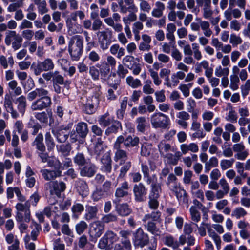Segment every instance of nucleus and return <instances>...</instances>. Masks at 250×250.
<instances>
[{"instance_id":"obj_1","label":"nucleus","mask_w":250,"mask_h":250,"mask_svg":"<svg viewBox=\"0 0 250 250\" xmlns=\"http://www.w3.org/2000/svg\"><path fill=\"white\" fill-rule=\"evenodd\" d=\"M116 60L112 56H107L106 60H101L99 62L89 67V74L93 80H98L100 76L104 80L109 77L110 68H115Z\"/></svg>"},{"instance_id":"obj_2","label":"nucleus","mask_w":250,"mask_h":250,"mask_svg":"<svg viewBox=\"0 0 250 250\" xmlns=\"http://www.w3.org/2000/svg\"><path fill=\"white\" fill-rule=\"evenodd\" d=\"M48 94V91L43 88H36L29 92L27 95L28 100L32 101L37 97H39L32 103L31 106L32 110H42L50 107L52 104V101Z\"/></svg>"},{"instance_id":"obj_3","label":"nucleus","mask_w":250,"mask_h":250,"mask_svg":"<svg viewBox=\"0 0 250 250\" xmlns=\"http://www.w3.org/2000/svg\"><path fill=\"white\" fill-rule=\"evenodd\" d=\"M83 37L80 35L73 36L68 42V50L73 61H78L83 52Z\"/></svg>"},{"instance_id":"obj_4","label":"nucleus","mask_w":250,"mask_h":250,"mask_svg":"<svg viewBox=\"0 0 250 250\" xmlns=\"http://www.w3.org/2000/svg\"><path fill=\"white\" fill-rule=\"evenodd\" d=\"M152 126L155 128L166 129L170 125V120L169 117L161 112H156L151 117Z\"/></svg>"},{"instance_id":"obj_5","label":"nucleus","mask_w":250,"mask_h":250,"mask_svg":"<svg viewBox=\"0 0 250 250\" xmlns=\"http://www.w3.org/2000/svg\"><path fill=\"white\" fill-rule=\"evenodd\" d=\"M15 208L17 210L16 214L17 222H29L30 221L31 212L28 202H26L24 204L18 203Z\"/></svg>"},{"instance_id":"obj_6","label":"nucleus","mask_w":250,"mask_h":250,"mask_svg":"<svg viewBox=\"0 0 250 250\" xmlns=\"http://www.w3.org/2000/svg\"><path fill=\"white\" fill-rule=\"evenodd\" d=\"M22 37L14 30H9L6 33L5 43L7 46L11 45L14 51L19 49L22 45Z\"/></svg>"},{"instance_id":"obj_7","label":"nucleus","mask_w":250,"mask_h":250,"mask_svg":"<svg viewBox=\"0 0 250 250\" xmlns=\"http://www.w3.org/2000/svg\"><path fill=\"white\" fill-rule=\"evenodd\" d=\"M75 127L77 134H71L70 139L71 142L72 143L76 141L80 142V139L84 138L88 134V129L87 124L85 122H81L76 125Z\"/></svg>"},{"instance_id":"obj_8","label":"nucleus","mask_w":250,"mask_h":250,"mask_svg":"<svg viewBox=\"0 0 250 250\" xmlns=\"http://www.w3.org/2000/svg\"><path fill=\"white\" fill-rule=\"evenodd\" d=\"M149 241V238L147 233L144 232L140 227L137 229L134 233L133 243L135 247L143 248L146 246Z\"/></svg>"},{"instance_id":"obj_9","label":"nucleus","mask_w":250,"mask_h":250,"mask_svg":"<svg viewBox=\"0 0 250 250\" xmlns=\"http://www.w3.org/2000/svg\"><path fill=\"white\" fill-rule=\"evenodd\" d=\"M55 67L53 60L50 58H46L43 61L39 62L34 68V74L40 75L42 71H52Z\"/></svg>"},{"instance_id":"obj_10","label":"nucleus","mask_w":250,"mask_h":250,"mask_svg":"<svg viewBox=\"0 0 250 250\" xmlns=\"http://www.w3.org/2000/svg\"><path fill=\"white\" fill-rule=\"evenodd\" d=\"M128 183L126 181L122 183L120 186L117 188L115 192V198L113 200V203L118 204L124 197H127L129 195Z\"/></svg>"},{"instance_id":"obj_11","label":"nucleus","mask_w":250,"mask_h":250,"mask_svg":"<svg viewBox=\"0 0 250 250\" xmlns=\"http://www.w3.org/2000/svg\"><path fill=\"white\" fill-rule=\"evenodd\" d=\"M104 229V225L99 221H95L90 225L89 235L91 238L97 239L103 233Z\"/></svg>"},{"instance_id":"obj_12","label":"nucleus","mask_w":250,"mask_h":250,"mask_svg":"<svg viewBox=\"0 0 250 250\" xmlns=\"http://www.w3.org/2000/svg\"><path fill=\"white\" fill-rule=\"evenodd\" d=\"M147 191V189L142 183H140L135 185L133 188L135 200L139 202L144 201L146 198Z\"/></svg>"},{"instance_id":"obj_13","label":"nucleus","mask_w":250,"mask_h":250,"mask_svg":"<svg viewBox=\"0 0 250 250\" xmlns=\"http://www.w3.org/2000/svg\"><path fill=\"white\" fill-rule=\"evenodd\" d=\"M175 123L181 128L185 129L188 126L187 122L190 119V115L185 111H180L176 114Z\"/></svg>"},{"instance_id":"obj_14","label":"nucleus","mask_w":250,"mask_h":250,"mask_svg":"<svg viewBox=\"0 0 250 250\" xmlns=\"http://www.w3.org/2000/svg\"><path fill=\"white\" fill-rule=\"evenodd\" d=\"M49 184L51 185V194H55L58 197L60 196L61 192H63L66 188L65 184L62 181H55Z\"/></svg>"},{"instance_id":"obj_15","label":"nucleus","mask_w":250,"mask_h":250,"mask_svg":"<svg viewBox=\"0 0 250 250\" xmlns=\"http://www.w3.org/2000/svg\"><path fill=\"white\" fill-rule=\"evenodd\" d=\"M100 100L96 98L89 97L83 107L84 112L88 114H92L95 112L96 107L99 104Z\"/></svg>"},{"instance_id":"obj_16","label":"nucleus","mask_w":250,"mask_h":250,"mask_svg":"<svg viewBox=\"0 0 250 250\" xmlns=\"http://www.w3.org/2000/svg\"><path fill=\"white\" fill-rule=\"evenodd\" d=\"M112 31L107 32L104 31L100 32L98 38V41L100 48L103 50H106L111 43V41L108 39V35H111Z\"/></svg>"},{"instance_id":"obj_17","label":"nucleus","mask_w":250,"mask_h":250,"mask_svg":"<svg viewBox=\"0 0 250 250\" xmlns=\"http://www.w3.org/2000/svg\"><path fill=\"white\" fill-rule=\"evenodd\" d=\"M101 162V170L107 174L110 173L112 170V160L109 154L105 153L102 157Z\"/></svg>"},{"instance_id":"obj_18","label":"nucleus","mask_w":250,"mask_h":250,"mask_svg":"<svg viewBox=\"0 0 250 250\" xmlns=\"http://www.w3.org/2000/svg\"><path fill=\"white\" fill-rule=\"evenodd\" d=\"M81 170V175L83 176L91 177L94 175L96 171V166L92 164L89 160Z\"/></svg>"},{"instance_id":"obj_19","label":"nucleus","mask_w":250,"mask_h":250,"mask_svg":"<svg viewBox=\"0 0 250 250\" xmlns=\"http://www.w3.org/2000/svg\"><path fill=\"white\" fill-rule=\"evenodd\" d=\"M75 187L79 195L83 198L86 197L89 194V189L86 183L81 180L76 181L75 182Z\"/></svg>"},{"instance_id":"obj_20","label":"nucleus","mask_w":250,"mask_h":250,"mask_svg":"<svg viewBox=\"0 0 250 250\" xmlns=\"http://www.w3.org/2000/svg\"><path fill=\"white\" fill-rule=\"evenodd\" d=\"M40 172L43 178L46 181H50L60 176L62 174L60 170H49L47 169H41Z\"/></svg>"},{"instance_id":"obj_21","label":"nucleus","mask_w":250,"mask_h":250,"mask_svg":"<svg viewBox=\"0 0 250 250\" xmlns=\"http://www.w3.org/2000/svg\"><path fill=\"white\" fill-rule=\"evenodd\" d=\"M180 147L181 155H186L189 151L192 153H196L199 150L198 145L194 143H191L189 144H182L180 145Z\"/></svg>"},{"instance_id":"obj_22","label":"nucleus","mask_w":250,"mask_h":250,"mask_svg":"<svg viewBox=\"0 0 250 250\" xmlns=\"http://www.w3.org/2000/svg\"><path fill=\"white\" fill-rule=\"evenodd\" d=\"M52 83L63 84L64 87L68 88L69 87L71 82L69 80H65L64 77L60 74V72L56 70L54 71Z\"/></svg>"},{"instance_id":"obj_23","label":"nucleus","mask_w":250,"mask_h":250,"mask_svg":"<svg viewBox=\"0 0 250 250\" xmlns=\"http://www.w3.org/2000/svg\"><path fill=\"white\" fill-rule=\"evenodd\" d=\"M145 229L147 231L154 235H159L160 233L159 229L156 226L155 222L148 220V221H143Z\"/></svg>"},{"instance_id":"obj_24","label":"nucleus","mask_w":250,"mask_h":250,"mask_svg":"<svg viewBox=\"0 0 250 250\" xmlns=\"http://www.w3.org/2000/svg\"><path fill=\"white\" fill-rule=\"evenodd\" d=\"M174 193L179 204H184L188 206V196L185 189L181 188Z\"/></svg>"},{"instance_id":"obj_25","label":"nucleus","mask_w":250,"mask_h":250,"mask_svg":"<svg viewBox=\"0 0 250 250\" xmlns=\"http://www.w3.org/2000/svg\"><path fill=\"white\" fill-rule=\"evenodd\" d=\"M43 136L42 133H39L32 143V146H35L36 152L45 151V146L43 142Z\"/></svg>"},{"instance_id":"obj_26","label":"nucleus","mask_w":250,"mask_h":250,"mask_svg":"<svg viewBox=\"0 0 250 250\" xmlns=\"http://www.w3.org/2000/svg\"><path fill=\"white\" fill-rule=\"evenodd\" d=\"M98 208L96 206H86L85 213L84 218L86 221H90L96 217Z\"/></svg>"},{"instance_id":"obj_27","label":"nucleus","mask_w":250,"mask_h":250,"mask_svg":"<svg viewBox=\"0 0 250 250\" xmlns=\"http://www.w3.org/2000/svg\"><path fill=\"white\" fill-rule=\"evenodd\" d=\"M114 120V118L110 115L108 112H106L99 117L98 121L102 127H106L109 126Z\"/></svg>"},{"instance_id":"obj_28","label":"nucleus","mask_w":250,"mask_h":250,"mask_svg":"<svg viewBox=\"0 0 250 250\" xmlns=\"http://www.w3.org/2000/svg\"><path fill=\"white\" fill-rule=\"evenodd\" d=\"M114 156L113 158L114 161L115 162L122 164L125 162L127 159V153L126 151L122 149H114Z\"/></svg>"},{"instance_id":"obj_29","label":"nucleus","mask_w":250,"mask_h":250,"mask_svg":"<svg viewBox=\"0 0 250 250\" xmlns=\"http://www.w3.org/2000/svg\"><path fill=\"white\" fill-rule=\"evenodd\" d=\"M139 142L138 137L128 135L125 139V146L126 148L138 147Z\"/></svg>"},{"instance_id":"obj_30","label":"nucleus","mask_w":250,"mask_h":250,"mask_svg":"<svg viewBox=\"0 0 250 250\" xmlns=\"http://www.w3.org/2000/svg\"><path fill=\"white\" fill-rule=\"evenodd\" d=\"M84 210V206L79 203L74 202L71 207L72 217L78 219Z\"/></svg>"},{"instance_id":"obj_31","label":"nucleus","mask_w":250,"mask_h":250,"mask_svg":"<svg viewBox=\"0 0 250 250\" xmlns=\"http://www.w3.org/2000/svg\"><path fill=\"white\" fill-rule=\"evenodd\" d=\"M181 156V153L180 151H177L174 154L167 153L163 157L166 158L167 164L172 165H176L178 164L180 157Z\"/></svg>"},{"instance_id":"obj_32","label":"nucleus","mask_w":250,"mask_h":250,"mask_svg":"<svg viewBox=\"0 0 250 250\" xmlns=\"http://www.w3.org/2000/svg\"><path fill=\"white\" fill-rule=\"evenodd\" d=\"M233 7H229L224 12L226 19L230 21L232 19V15L235 18H239L241 16V12L238 9H232Z\"/></svg>"},{"instance_id":"obj_33","label":"nucleus","mask_w":250,"mask_h":250,"mask_svg":"<svg viewBox=\"0 0 250 250\" xmlns=\"http://www.w3.org/2000/svg\"><path fill=\"white\" fill-rule=\"evenodd\" d=\"M5 240L8 244H13L8 247V250H18L19 247V241L16 238L14 239V236L12 233L7 234L5 237Z\"/></svg>"},{"instance_id":"obj_34","label":"nucleus","mask_w":250,"mask_h":250,"mask_svg":"<svg viewBox=\"0 0 250 250\" xmlns=\"http://www.w3.org/2000/svg\"><path fill=\"white\" fill-rule=\"evenodd\" d=\"M154 8L151 12V15L155 18H160L163 14V11L165 10V6L164 3L160 1H157Z\"/></svg>"},{"instance_id":"obj_35","label":"nucleus","mask_w":250,"mask_h":250,"mask_svg":"<svg viewBox=\"0 0 250 250\" xmlns=\"http://www.w3.org/2000/svg\"><path fill=\"white\" fill-rule=\"evenodd\" d=\"M125 49L123 47H120L119 44H114L110 48V52L113 55H116V57L121 59L125 54Z\"/></svg>"},{"instance_id":"obj_36","label":"nucleus","mask_w":250,"mask_h":250,"mask_svg":"<svg viewBox=\"0 0 250 250\" xmlns=\"http://www.w3.org/2000/svg\"><path fill=\"white\" fill-rule=\"evenodd\" d=\"M30 227L32 229L31 232V238L32 240L35 241L41 230V226L33 220L31 221Z\"/></svg>"},{"instance_id":"obj_37","label":"nucleus","mask_w":250,"mask_h":250,"mask_svg":"<svg viewBox=\"0 0 250 250\" xmlns=\"http://www.w3.org/2000/svg\"><path fill=\"white\" fill-rule=\"evenodd\" d=\"M161 216V212L159 210L152 211L151 213L146 214L142 219V221L151 220L154 222H159Z\"/></svg>"},{"instance_id":"obj_38","label":"nucleus","mask_w":250,"mask_h":250,"mask_svg":"<svg viewBox=\"0 0 250 250\" xmlns=\"http://www.w3.org/2000/svg\"><path fill=\"white\" fill-rule=\"evenodd\" d=\"M46 114L45 112L37 113L35 114V117L39 120L41 123L47 124L48 122V117L50 120L52 118V112L51 111L48 112Z\"/></svg>"},{"instance_id":"obj_39","label":"nucleus","mask_w":250,"mask_h":250,"mask_svg":"<svg viewBox=\"0 0 250 250\" xmlns=\"http://www.w3.org/2000/svg\"><path fill=\"white\" fill-rule=\"evenodd\" d=\"M121 127V123L119 121L114 120L111 124V125L105 130V134L106 135H109L112 133H116Z\"/></svg>"},{"instance_id":"obj_40","label":"nucleus","mask_w":250,"mask_h":250,"mask_svg":"<svg viewBox=\"0 0 250 250\" xmlns=\"http://www.w3.org/2000/svg\"><path fill=\"white\" fill-rule=\"evenodd\" d=\"M16 103L17 104V108L19 111L23 114L25 112L26 107V101L25 96L22 95L16 99Z\"/></svg>"},{"instance_id":"obj_41","label":"nucleus","mask_w":250,"mask_h":250,"mask_svg":"<svg viewBox=\"0 0 250 250\" xmlns=\"http://www.w3.org/2000/svg\"><path fill=\"white\" fill-rule=\"evenodd\" d=\"M158 148L160 154L164 156L171 150V146L164 141H161L158 145Z\"/></svg>"},{"instance_id":"obj_42","label":"nucleus","mask_w":250,"mask_h":250,"mask_svg":"<svg viewBox=\"0 0 250 250\" xmlns=\"http://www.w3.org/2000/svg\"><path fill=\"white\" fill-rule=\"evenodd\" d=\"M104 22L109 26H111L117 32H122L123 30V26L122 24L119 22H116L113 21L111 17H108L104 19Z\"/></svg>"},{"instance_id":"obj_43","label":"nucleus","mask_w":250,"mask_h":250,"mask_svg":"<svg viewBox=\"0 0 250 250\" xmlns=\"http://www.w3.org/2000/svg\"><path fill=\"white\" fill-rule=\"evenodd\" d=\"M8 63L11 67H12L14 64V61L12 56L7 59L4 56H0V64L4 68L7 69L8 67Z\"/></svg>"},{"instance_id":"obj_44","label":"nucleus","mask_w":250,"mask_h":250,"mask_svg":"<svg viewBox=\"0 0 250 250\" xmlns=\"http://www.w3.org/2000/svg\"><path fill=\"white\" fill-rule=\"evenodd\" d=\"M121 167L120 169V173L118 177L122 178H123L129 171L132 166V163L130 161H127L123 163L122 164H119Z\"/></svg>"},{"instance_id":"obj_45","label":"nucleus","mask_w":250,"mask_h":250,"mask_svg":"<svg viewBox=\"0 0 250 250\" xmlns=\"http://www.w3.org/2000/svg\"><path fill=\"white\" fill-rule=\"evenodd\" d=\"M47 165L48 167H53L55 170H60L61 172L63 170L62 163L56 158L49 159L47 161Z\"/></svg>"},{"instance_id":"obj_46","label":"nucleus","mask_w":250,"mask_h":250,"mask_svg":"<svg viewBox=\"0 0 250 250\" xmlns=\"http://www.w3.org/2000/svg\"><path fill=\"white\" fill-rule=\"evenodd\" d=\"M136 122L137 124V130L138 132L144 133L145 131L146 127V120L144 117H140L136 119Z\"/></svg>"},{"instance_id":"obj_47","label":"nucleus","mask_w":250,"mask_h":250,"mask_svg":"<svg viewBox=\"0 0 250 250\" xmlns=\"http://www.w3.org/2000/svg\"><path fill=\"white\" fill-rule=\"evenodd\" d=\"M191 219L194 223L199 222L201 219V214L197 208L194 206L190 207L189 209Z\"/></svg>"},{"instance_id":"obj_48","label":"nucleus","mask_w":250,"mask_h":250,"mask_svg":"<svg viewBox=\"0 0 250 250\" xmlns=\"http://www.w3.org/2000/svg\"><path fill=\"white\" fill-rule=\"evenodd\" d=\"M161 186L157 183V182H153L151 184V191L149 195V197L153 198L159 197V193L161 192Z\"/></svg>"},{"instance_id":"obj_49","label":"nucleus","mask_w":250,"mask_h":250,"mask_svg":"<svg viewBox=\"0 0 250 250\" xmlns=\"http://www.w3.org/2000/svg\"><path fill=\"white\" fill-rule=\"evenodd\" d=\"M117 208L118 213L121 216L128 215L131 212V209L127 204H120Z\"/></svg>"},{"instance_id":"obj_50","label":"nucleus","mask_w":250,"mask_h":250,"mask_svg":"<svg viewBox=\"0 0 250 250\" xmlns=\"http://www.w3.org/2000/svg\"><path fill=\"white\" fill-rule=\"evenodd\" d=\"M126 83L133 88H137L142 85L141 81L138 79H134L132 76H128L126 79Z\"/></svg>"},{"instance_id":"obj_51","label":"nucleus","mask_w":250,"mask_h":250,"mask_svg":"<svg viewBox=\"0 0 250 250\" xmlns=\"http://www.w3.org/2000/svg\"><path fill=\"white\" fill-rule=\"evenodd\" d=\"M210 24L208 21H201L200 27L203 31L204 35L205 37H210L212 34L211 30L209 28Z\"/></svg>"},{"instance_id":"obj_52","label":"nucleus","mask_w":250,"mask_h":250,"mask_svg":"<svg viewBox=\"0 0 250 250\" xmlns=\"http://www.w3.org/2000/svg\"><path fill=\"white\" fill-rule=\"evenodd\" d=\"M127 102L128 98L127 97H124L123 98L121 102V108L117 111V116L119 119L123 118L124 112L126 108Z\"/></svg>"},{"instance_id":"obj_53","label":"nucleus","mask_w":250,"mask_h":250,"mask_svg":"<svg viewBox=\"0 0 250 250\" xmlns=\"http://www.w3.org/2000/svg\"><path fill=\"white\" fill-rule=\"evenodd\" d=\"M86 58L90 61V64L98 62L100 60V55L95 50L90 51L87 55Z\"/></svg>"},{"instance_id":"obj_54","label":"nucleus","mask_w":250,"mask_h":250,"mask_svg":"<svg viewBox=\"0 0 250 250\" xmlns=\"http://www.w3.org/2000/svg\"><path fill=\"white\" fill-rule=\"evenodd\" d=\"M152 146L148 143H144L142 144L141 148V154L142 156L147 157L149 156L152 151Z\"/></svg>"},{"instance_id":"obj_55","label":"nucleus","mask_w":250,"mask_h":250,"mask_svg":"<svg viewBox=\"0 0 250 250\" xmlns=\"http://www.w3.org/2000/svg\"><path fill=\"white\" fill-rule=\"evenodd\" d=\"M45 141L49 151L53 149L55 147V143L49 132H47L45 134Z\"/></svg>"},{"instance_id":"obj_56","label":"nucleus","mask_w":250,"mask_h":250,"mask_svg":"<svg viewBox=\"0 0 250 250\" xmlns=\"http://www.w3.org/2000/svg\"><path fill=\"white\" fill-rule=\"evenodd\" d=\"M108 242L109 245H112L117 242L119 239L118 235L113 231L108 230L104 234Z\"/></svg>"},{"instance_id":"obj_57","label":"nucleus","mask_w":250,"mask_h":250,"mask_svg":"<svg viewBox=\"0 0 250 250\" xmlns=\"http://www.w3.org/2000/svg\"><path fill=\"white\" fill-rule=\"evenodd\" d=\"M35 3L38 6V10L40 14L43 15L48 12L47 4L45 0H35Z\"/></svg>"},{"instance_id":"obj_58","label":"nucleus","mask_w":250,"mask_h":250,"mask_svg":"<svg viewBox=\"0 0 250 250\" xmlns=\"http://www.w3.org/2000/svg\"><path fill=\"white\" fill-rule=\"evenodd\" d=\"M104 151L103 141L101 139H98L97 142L95 144L93 149V153L99 157Z\"/></svg>"},{"instance_id":"obj_59","label":"nucleus","mask_w":250,"mask_h":250,"mask_svg":"<svg viewBox=\"0 0 250 250\" xmlns=\"http://www.w3.org/2000/svg\"><path fill=\"white\" fill-rule=\"evenodd\" d=\"M230 88L233 91L237 90L239 88L240 80L238 76L230 75Z\"/></svg>"},{"instance_id":"obj_60","label":"nucleus","mask_w":250,"mask_h":250,"mask_svg":"<svg viewBox=\"0 0 250 250\" xmlns=\"http://www.w3.org/2000/svg\"><path fill=\"white\" fill-rule=\"evenodd\" d=\"M21 83L25 91H29L35 87V83L33 79L29 77L23 82H21Z\"/></svg>"},{"instance_id":"obj_61","label":"nucleus","mask_w":250,"mask_h":250,"mask_svg":"<svg viewBox=\"0 0 250 250\" xmlns=\"http://www.w3.org/2000/svg\"><path fill=\"white\" fill-rule=\"evenodd\" d=\"M235 160L233 158L230 159H222L220 161V167L223 170H226L231 168L234 163Z\"/></svg>"},{"instance_id":"obj_62","label":"nucleus","mask_w":250,"mask_h":250,"mask_svg":"<svg viewBox=\"0 0 250 250\" xmlns=\"http://www.w3.org/2000/svg\"><path fill=\"white\" fill-rule=\"evenodd\" d=\"M152 82L150 80H146L144 82V85L143 87V92L147 95L153 94L154 89L152 88Z\"/></svg>"},{"instance_id":"obj_63","label":"nucleus","mask_w":250,"mask_h":250,"mask_svg":"<svg viewBox=\"0 0 250 250\" xmlns=\"http://www.w3.org/2000/svg\"><path fill=\"white\" fill-rule=\"evenodd\" d=\"M186 72L182 71H178L171 75V79L173 82L176 83L177 85L179 83L180 80H184L186 77Z\"/></svg>"},{"instance_id":"obj_64","label":"nucleus","mask_w":250,"mask_h":250,"mask_svg":"<svg viewBox=\"0 0 250 250\" xmlns=\"http://www.w3.org/2000/svg\"><path fill=\"white\" fill-rule=\"evenodd\" d=\"M88 225L84 221H81L75 226V230L79 235L83 234L87 229Z\"/></svg>"}]
</instances>
